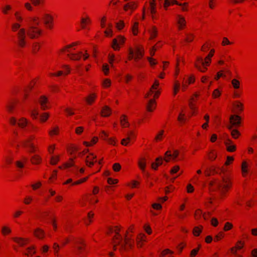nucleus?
<instances>
[{"mask_svg":"<svg viewBox=\"0 0 257 257\" xmlns=\"http://www.w3.org/2000/svg\"><path fill=\"white\" fill-rule=\"evenodd\" d=\"M134 229V225H131L126 231L123 238L122 237L120 246L118 248L120 253L128 252L133 248L134 240L132 237Z\"/></svg>","mask_w":257,"mask_h":257,"instance_id":"f257e3e1","label":"nucleus"},{"mask_svg":"<svg viewBox=\"0 0 257 257\" xmlns=\"http://www.w3.org/2000/svg\"><path fill=\"white\" fill-rule=\"evenodd\" d=\"M233 180L229 176H224L222 178L221 181L217 185L218 189L220 191V198L223 199L226 194L232 188Z\"/></svg>","mask_w":257,"mask_h":257,"instance_id":"f03ea898","label":"nucleus"},{"mask_svg":"<svg viewBox=\"0 0 257 257\" xmlns=\"http://www.w3.org/2000/svg\"><path fill=\"white\" fill-rule=\"evenodd\" d=\"M120 231V226H110L107 228L106 234L107 235H111L114 233V236L112 239V243L113 244V250L115 251L117 249V247L120 246L122 241V236L119 234Z\"/></svg>","mask_w":257,"mask_h":257,"instance_id":"7ed1b4c3","label":"nucleus"},{"mask_svg":"<svg viewBox=\"0 0 257 257\" xmlns=\"http://www.w3.org/2000/svg\"><path fill=\"white\" fill-rule=\"evenodd\" d=\"M35 139V135H31L21 142V145L23 148L28 149L29 153L38 152L39 151V147L34 143V141Z\"/></svg>","mask_w":257,"mask_h":257,"instance_id":"20e7f679","label":"nucleus"},{"mask_svg":"<svg viewBox=\"0 0 257 257\" xmlns=\"http://www.w3.org/2000/svg\"><path fill=\"white\" fill-rule=\"evenodd\" d=\"M43 30L34 26H30L27 30V34L31 39H36L43 34Z\"/></svg>","mask_w":257,"mask_h":257,"instance_id":"39448f33","label":"nucleus"},{"mask_svg":"<svg viewBox=\"0 0 257 257\" xmlns=\"http://www.w3.org/2000/svg\"><path fill=\"white\" fill-rule=\"evenodd\" d=\"M42 20L43 24L46 29L52 30L54 28V17L53 16L48 13H45L42 16Z\"/></svg>","mask_w":257,"mask_h":257,"instance_id":"423d86ee","label":"nucleus"},{"mask_svg":"<svg viewBox=\"0 0 257 257\" xmlns=\"http://www.w3.org/2000/svg\"><path fill=\"white\" fill-rule=\"evenodd\" d=\"M17 45L21 48H24L26 47V30L22 28L19 30L17 33Z\"/></svg>","mask_w":257,"mask_h":257,"instance_id":"0eeeda50","label":"nucleus"},{"mask_svg":"<svg viewBox=\"0 0 257 257\" xmlns=\"http://www.w3.org/2000/svg\"><path fill=\"white\" fill-rule=\"evenodd\" d=\"M126 41V38L122 35H118L112 41L111 47L114 51H119Z\"/></svg>","mask_w":257,"mask_h":257,"instance_id":"6e6552de","label":"nucleus"},{"mask_svg":"<svg viewBox=\"0 0 257 257\" xmlns=\"http://www.w3.org/2000/svg\"><path fill=\"white\" fill-rule=\"evenodd\" d=\"M74 244L77 255H80L85 251L86 244L84 239L82 238H77L74 242Z\"/></svg>","mask_w":257,"mask_h":257,"instance_id":"1a4fd4ad","label":"nucleus"},{"mask_svg":"<svg viewBox=\"0 0 257 257\" xmlns=\"http://www.w3.org/2000/svg\"><path fill=\"white\" fill-rule=\"evenodd\" d=\"M219 170V168H216L215 167L212 166L209 168H207L205 169L204 172V175L206 177H209L210 176H213L217 174H221V173H224V171L223 169H221V172L220 173L218 172V170Z\"/></svg>","mask_w":257,"mask_h":257,"instance_id":"9d476101","label":"nucleus"},{"mask_svg":"<svg viewBox=\"0 0 257 257\" xmlns=\"http://www.w3.org/2000/svg\"><path fill=\"white\" fill-rule=\"evenodd\" d=\"M204 65L205 64L203 60V58L201 57H198L194 63L195 67L199 71L204 73L207 70V68L206 66H204Z\"/></svg>","mask_w":257,"mask_h":257,"instance_id":"9b49d317","label":"nucleus"},{"mask_svg":"<svg viewBox=\"0 0 257 257\" xmlns=\"http://www.w3.org/2000/svg\"><path fill=\"white\" fill-rule=\"evenodd\" d=\"M80 45V42L79 41L73 42L72 43L67 45L62 48H61L58 52V54L60 55H63L66 53H70V50L71 48H73L75 46Z\"/></svg>","mask_w":257,"mask_h":257,"instance_id":"f8f14e48","label":"nucleus"},{"mask_svg":"<svg viewBox=\"0 0 257 257\" xmlns=\"http://www.w3.org/2000/svg\"><path fill=\"white\" fill-rule=\"evenodd\" d=\"M13 241L18 244L20 247H24L28 244L31 240L29 238H24L21 237H15L13 238Z\"/></svg>","mask_w":257,"mask_h":257,"instance_id":"ddd939ff","label":"nucleus"},{"mask_svg":"<svg viewBox=\"0 0 257 257\" xmlns=\"http://www.w3.org/2000/svg\"><path fill=\"white\" fill-rule=\"evenodd\" d=\"M135 57L134 59L136 61L141 60L144 55V50L142 46H137L135 47L134 50Z\"/></svg>","mask_w":257,"mask_h":257,"instance_id":"4468645a","label":"nucleus"},{"mask_svg":"<svg viewBox=\"0 0 257 257\" xmlns=\"http://www.w3.org/2000/svg\"><path fill=\"white\" fill-rule=\"evenodd\" d=\"M96 161V156L90 153L86 157L85 162L88 167L91 168Z\"/></svg>","mask_w":257,"mask_h":257,"instance_id":"2eb2a0df","label":"nucleus"},{"mask_svg":"<svg viewBox=\"0 0 257 257\" xmlns=\"http://www.w3.org/2000/svg\"><path fill=\"white\" fill-rule=\"evenodd\" d=\"M33 235L38 239L43 240L45 237L46 233L42 228L37 227L34 230Z\"/></svg>","mask_w":257,"mask_h":257,"instance_id":"dca6fc26","label":"nucleus"},{"mask_svg":"<svg viewBox=\"0 0 257 257\" xmlns=\"http://www.w3.org/2000/svg\"><path fill=\"white\" fill-rule=\"evenodd\" d=\"M38 102L40 105L41 109L42 110H46L49 108L47 106L48 103V97L45 95H41L40 96Z\"/></svg>","mask_w":257,"mask_h":257,"instance_id":"f3484780","label":"nucleus"},{"mask_svg":"<svg viewBox=\"0 0 257 257\" xmlns=\"http://www.w3.org/2000/svg\"><path fill=\"white\" fill-rule=\"evenodd\" d=\"M241 117L238 115H231L229 118V122L235 125V127H238L241 124Z\"/></svg>","mask_w":257,"mask_h":257,"instance_id":"a211bd4d","label":"nucleus"},{"mask_svg":"<svg viewBox=\"0 0 257 257\" xmlns=\"http://www.w3.org/2000/svg\"><path fill=\"white\" fill-rule=\"evenodd\" d=\"M91 24V20L88 16L86 15L85 17L81 18L80 25L81 29H85L87 26Z\"/></svg>","mask_w":257,"mask_h":257,"instance_id":"6ab92c4d","label":"nucleus"},{"mask_svg":"<svg viewBox=\"0 0 257 257\" xmlns=\"http://www.w3.org/2000/svg\"><path fill=\"white\" fill-rule=\"evenodd\" d=\"M30 162L34 165H40L42 163V158L39 155L35 154L31 157Z\"/></svg>","mask_w":257,"mask_h":257,"instance_id":"aec40b11","label":"nucleus"},{"mask_svg":"<svg viewBox=\"0 0 257 257\" xmlns=\"http://www.w3.org/2000/svg\"><path fill=\"white\" fill-rule=\"evenodd\" d=\"M36 253V246L34 245H32L27 247L25 251L23 252V254L28 257H32L33 255Z\"/></svg>","mask_w":257,"mask_h":257,"instance_id":"412c9836","label":"nucleus"},{"mask_svg":"<svg viewBox=\"0 0 257 257\" xmlns=\"http://www.w3.org/2000/svg\"><path fill=\"white\" fill-rule=\"evenodd\" d=\"M163 163V159L162 157H159L155 159V162H153L151 164V168L152 169L157 171L158 170V167L162 165Z\"/></svg>","mask_w":257,"mask_h":257,"instance_id":"4be33fe9","label":"nucleus"},{"mask_svg":"<svg viewBox=\"0 0 257 257\" xmlns=\"http://www.w3.org/2000/svg\"><path fill=\"white\" fill-rule=\"evenodd\" d=\"M82 56V52L79 51L77 53H68L67 57L72 61H79Z\"/></svg>","mask_w":257,"mask_h":257,"instance_id":"5701e85b","label":"nucleus"},{"mask_svg":"<svg viewBox=\"0 0 257 257\" xmlns=\"http://www.w3.org/2000/svg\"><path fill=\"white\" fill-rule=\"evenodd\" d=\"M111 113L112 109L107 105L104 106L100 111V115L102 117H108L111 115Z\"/></svg>","mask_w":257,"mask_h":257,"instance_id":"b1692460","label":"nucleus"},{"mask_svg":"<svg viewBox=\"0 0 257 257\" xmlns=\"http://www.w3.org/2000/svg\"><path fill=\"white\" fill-rule=\"evenodd\" d=\"M177 23L178 24L179 30H183L186 27V23L184 17L182 16L181 15H178Z\"/></svg>","mask_w":257,"mask_h":257,"instance_id":"393cba45","label":"nucleus"},{"mask_svg":"<svg viewBox=\"0 0 257 257\" xmlns=\"http://www.w3.org/2000/svg\"><path fill=\"white\" fill-rule=\"evenodd\" d=\"M96 97V94L92 93L87 96L85 98V100L88 105H91L95 102Z\"/></svg>","mask_w":257,"mask_h":257,"instance_id":"a878e982","label":"nucleus"},{"mask_svg":"<svg viewBox=\"0 0 257 257\" xmlns=\"http://www.w3.org/2000/svg\"><path fill=\"white\" fill-rule=\"evenodd\" d=\"M156 105V101L154 99H150L146 106L147 110L149 112H153L155 109Z\"/></svg>","mask_w":257,"mask_h":257,"instance_id":"bb28decb","label":"nucleus"},{"mask_svg":"<svg viewBox=\"0 0 257 257\" xmlns=\"http://www.w3.org/2000/svg\"><path fill=\"white\" fill-rule=\"evenodd\" d=\"M120 124L122 127H128L130 123L128 121L127 116L125 114H122L120 117Z\"/></svg>","mask_w":257,"mask_h":257,"instance_id":"cd10ccee","label":"nucleus"},{"mask_svg":"<svg viewBox=\"0 0 257 257\" xmlns=\"http://www.w3.org/2000/svg\"><path fill=\"white\" fill-rule=\"evenodd\" d=\"M79 150V148L74 144H70L67 148V152L70 155L75 154Z\"/></svg>","mask_w":257,"mask_h":257,"instance_id":"c85d7f7f","label":"nucleus"},{"mask_svg":"<svg viewBox=\"0 0 257 257\" xmlns=\"http://www.w3.org/2000/svg\"><path fill=\"white\" fill-rule=\"evenodd\" d=\"M17 124L21 128H24L28 125V120L26 118L22 117L18 119Z\"/></svg>","mask_w":257,"mask_h":257,"instance_id":"c756f323","label":"nucleus"},{"mask_svg":"<svg viewBox=\"0 0 257 257\" xmlns=\"http://www.w3.org/2000/svg\"><path fill=\"white\" fill-rule=\"evenodd\" d=\"M177 5L179 6H181V3H179L176 0H165L164 4V8L166 10H167V8L170 5Z\"/></svg>","mask_w":257,"mask_h":257,"instance_id":"7c9ffc66","label":"nucleus"},{"mask_svg":"<svg viewBox=\"0 0 257 257\" xmlns=\"http://www.w3.org/2000/svg\"><path fill=\"white\" fill-rule=\"evenodd\" d=\"M187 120L186 116L184 112V110L182 109L181 111L179 114L177 118V120L181 124H183L186 122Z\"/></svg>","mask_w":257,"mask_h":257,"instance_id":"2f4dec72","label":"nucleus"},{"mask_svg":"<svg viewBox=\"0 0 257 257\" xmlns=\"http://www.w3.org/2000/svg\"><path fill=\"white\" fill-rule=\"evenodd\" d=\"M241 173L243 177H246L248 173V164L246 161H243L241 164Z\"/></svg>","mask_w":257,"mask_h":257,"instance_id":"473e14b6","label":"nucleus"},{"mask_svg":"<svg viewBox=\"0 0 257 257\" xmlns=\"http://www.w3.org/2000/svg\"><path fill=\"white\" fill-rule=\"evenodd\" d=\"M76 158V156L73 157V158H70L67 162L63 164V166L64 169H67L69 168H71L74 166L75 162L74 160Z\"/></svg>","mask_w":257,"mask_h":257,"instance_id":"72a5a7b5","label":"nucleus"},{"mask_svg":"<svg viewBox=\"0 0 257 257\" xmlns=\"http://www.w3.org/2000/svg\"><path fill=\"white\" fill-rule=\"evenodd\" d=\"M150 37L149 39L153 40L156 38L158 35V31L157 27L155 26L152 27L151 30L150 31Z\"/></svg>","mask_w":257,"mask_h":257,"instance_id":"f704fd0d","label":"nucleus"},{"mask_svg":"<svg viewBox=\"0 0 257 257\" xmlns=\"http://www.w3.org/2000/svg\"><path fill=\"white\" fill-rule=\"evenodd\" d=\"M98 141L97 137H93L90 142L84 141L83 144L86 147H92L96 144Z\"/></svg>","mask_w":257,"mask_h":257,"instance_id":"c9c22d12","label":"nucleus"},{"mask_svg":"<svg viewBox=\"0 0 257 257\" xmlns=\"http://www.w3.org/2000/svg\"><path fill=\"white\" fill-rule=\"evenodd\" d=\"M203 227L202 225H200L197 226H195L193 228L192 233L195 236H198L200 235L202 231Z\"/></svg>","mask_w":257,"mask_h":257,"instance_id":"e433bc0d","label":"nucleus"},{"mask_svg":"<svg viewBox=\"0 0 257 257\" xmlns=\"http://www.w3.org/2000/svg\"><path fill=\"white\" fill-rule=\"evenodd\" d=\"M137 5L133 2L128 3L123 7V10L125 11H128L129 9L135 10L137 8Z\"/></svg>","mask_w":257,"mask_h":257,"instance_id":"4c0bfd02","label":"nucleus"},{"mask_svg":"<svg viewBox=\"0 0 257 257\" xmlns=\"http://www.w3.org/2000/svg\"><path fill=\"white\" fill-rule=\"evenodd\" d=\"M41 48V45L39 42H34L32 46V53L36 54Z\"/></svg>","mask_w":257,"mask_h":257,"instance_id":"58836bf2","label":"nucleus"},{"mask_svg":"<svg viewBox=\"0 0 257 257\" xmlns=\"http://www.w3.org/2000/svg\"><path fill=\"white\" fill-rule=\"evenodd\" d=\"M138 166L143 172L145 171L146 167V160L145 158H142L139 159Z\"/></svg>","mask_w":257,"mask_h":257,"instance_id":"ea45409f","label":"nucleus"},{"mask_svg":"<svg viewBox=\"0 0 257 257\" xmlns=\"http://www.w3.org/2000/svg\"><path fill=\"white\" fill-rule=\"evenodd\" d=\"M217 157V153L215 150H211L207 154V158L210 161H214Z\"/></svg>","mask_w":257,"mask_h":257,"instance_id":"a19ab883","label":"nucleus"},{"mask_svg":"<svg viewBox=\"0 0 257 257\" xmlns=\"http://www.w3.org/2000/svg\"><path fill=\"white\" fill-rule=\"evenodd\" d=\"M1 233L4 236L9 235L12 233V229L8 226H4L2 227Z\"/></svg>","mask_w":257,"mask_h":257,"instance_id":"79ce46f5","label":"nucleus"},{"mask_svg":"<svg viewBox=\"0 0 257 257\" xmlns=\"http://www.w3.org/2000/svg\"><path fill=\"white\" fill-rule=\"evenodd\" d=\"M60 130L58 126H56L54 128H52L48 133L50 137H53L54 136H58L59 134Z\"/></svg>","mask_w":257,"mask_h":257,"instance_id":"37998d69","label":"nucleus"},{"mask_svg":"<svg viewBox=\"0 0 257 257\" xmlns=\"http://www.w3.org/2000/svg\"><path fill=\"white\" fill-rule=\"evenodd\" d=\"M12 10V7L10 5H7L2 8V12L4 15H8Z\"/></svg>","mask_w":257,"mask_h":257,"instance_id":"c03bdc74","label":"nucleus"},{"mask_svg":"<svg viewBox=\"0 0 257 257\" xmlns=\"http://www.w3.org/2000/svg\"><path fill=\"white\" fill-rule=\"evenodd\" d=\"M234 106L237 111L242 112L243 110V104L239 101H235Z\"/></svg>","mask_w":257,"mask_h":257,"instance_id":"a18cd8bd","label":"nucleus"},{"mask_svg":"<svg viewBox=\"0 0 257 257\" xmlns=\"http://www.w3.org/2000/svg\"><path fill=\"white\" fill-rule=\"evenodd\" d=\"M50 114L48 112H43L40 116V122L44 123L48 119Z\"/></svg>","mask_w":257,"mask_h":257,"instance_id":"49530a36","label":"nucleus"},{"mask_svg":"<svg viewBox=\"0 0 257 257\" xmlns=\"http://www.w3.org/2000/svg\"><path fill=\"white\" fill-rule=\"evenodd\" d=\"M164 133V130H162L159 131V132L158 133V134L156 135V136L155 138V141L156 142H160L163 139V135Z\"/></svg>","mask_w":257,"mask_h":257,"instance_id":"de8ad7c7","label":"nucleus"},{"mask_svg":"<svg viewBox=\"0 0 257 257\" xmlns=\"http://www.w3.org/2000/svg\"><path fill=\"white\" fill-rule=\"evenodd\" d=\"M188 105L190 109L192 111V115H195V111L197 110L196 103L189 102Z\"/></svg>","mask_w":257,"mask_h":257,"instance_id":"09e8293b","label":"nucleus"},{"mask_svg":"<svg viewBox=\"0 0 257 257\" xmlns=\"http://www.w3.org/2000/svg\"><path fill=\"white\" fill-rule=\"evenodd\" d=\"M30 22L33 25L39 26L40 24V18L37 16H34L30 18Z\"/></svg>","mask_w":257,"mask_h":257,"instance_id":"8fccbe9b","label":"nucleus"},{"mask_svg":"<svg viewBox=\"0 0 257 257\" xmlns=\"http://www.w3.org/2000/svg\"><path fill=\"white\" fill-rule=\"evenodd\" d=\"M64 111L67 116H71L75 114L74 109L71 107H66Z\"/></svg>","mask_w":257,"mask_h":257,"instance_id":"3c124183","label":"nucleus"},{"mask_svg":"<svg viewBox=\"0 0 257 257\" xmlns=\"http://www.w3.org/2000/svg\"><path fill=\"white\" fill-rule=\"evenodd\" d=\"M132 31L133 32V34L134 36H137L139 33V23L136 22H135L132 28Z\"/></svg>","mask_w":257,"mask_h":257,"instance_id":"603ef678","label":"nucleus"},{"mask_svg":"<svg viewBox=\"0 0 257 257\" xmlns=\"http://www.w3.org/2000/svg\"><path fill=\"white\" fill-rule=\"evenodd\" d=\"M232 87L235 89H239L240 87V81L236 79H233L231 81Z\"/></svg>","mask_w":257,"mask_h":257,"instance_id":"864d4df0","label":"nucleus"},{"mask_svg":"<svg viewBox=\"0 0 257 257\" xmlns=\"http://www.w3.org/2000/svg\"><path fill=\"white\" fill-rule=\"evenodd\" d=\"M60 160V156L59 155L54 156L51 158L50 163L52 165H55Z\"/></svg>","mask_w":257,"mask_h":257,"instance_id":"5fc2aeb1","label":"nucleus"},{"mask_svg":"<svg viewBox=\"0 0 257 257\" xmlns=\"http://www.w3.org/2000/svg\"><path fill=\"white\" fill-rule=\"evenodd\" d=\"M180 87V84L178 80H175L174 85V95H175L179 91Z\"/></svg>","mask_w":257,"mask_h":257,"instance_id":"6e6d98bb","label":"nucleus"},{"mask_svg":"<svg viewBox=\"0 0 257 257\" xmlns=\"http://www.w3.org/2000/svg\"><path fill=\"white\" fill-rule=\"evenodd\" d=\"M140 182L136 180H133L131 183L127 184V186H131V188H139L140 186Z\"/></svg>","mask_w":257,"mask_h":257,"instance_id":"4d7b16f0","label":"nucleus"},{"mask_svg":"<svg viewBox=\"0 0 257 257\" xmlns=\"http://www.w3.org/2000/svg\"><path fill=\"white\" fill-rule=\"evenodd\" d=\"M30 1L35 7L43 5L45 4V0H30Z\"/></svg>","mask_w":257,"mask_h":257,"instance_id":"13d9d810","label":"nucleus"},{"mask_svg":"<svg viewBox=\"0 0 257 257\" xmlns=\"http://www.w3.org/2000/svg\"><path fill=\"white\" fill-rule=\"evenodd\" d=\"M38 114L39 111L37 108H34L31 111L30 115L34 120L37 119Z\"/></svg>","mask_w":257,"mask_h":257,"instance_id":"bf43d9fd","label":"nucleus"},{"mask_svg":"<svg viewBox=\"0 0 257 257\" xmlns=\"http://www.w3.org/2000/svg\"><path fill=\"white\" fill-rule=\"evenodd\" d=\"M174 252L170 250V249L167 248L164 249L160 253L159 257H165L167 255L169 254H172Z\"/></svg>","mask_w":257,"mask_h":257,"instance_id":"052dcab7","label":"nucleus"},{"mask_svg":"<svg viewBox=\"0 0 257 257\" xmlns=\"http://www.w3.org/2000/svg\"><path fill=\"white\" fill-rule=\"evenodd\" d=\"M224 237V233L223 231H220L217 234H216L214 237V241L217 242L221 240Z\"/></svg>","mask_w":257,"mask_h":257,"instance_id":"680f3d73","label":"nucleus"},{"mask_svg":"<svg viewBox=\"0 0 257 257\" xmlns=\"http://www.w3.org/2000/svg\"><path fill=\"white\" fill-rule=\"evenodd\" d=\"M240 135V132L236 129H233L231 132V136L234 139H238Z\"/></svg>","mask_w":257,"mask_h":257,"instance_id":"e2e57ef3","label":"nucleus"},{"mask_svg":"<svg viewBox=\"0 0 257 257\" xmlns=\"http://www.w3.org/2000/svg\"><path fill=\"white\" fill-rule=\"evenodd\" d=\"M232 228L233 224L231 222H226L224 225L223 230L224 231H227L232 229Z\"/></svg>","mask_w":257,"mask_h":257,"instance_id":"0e129e2a","label":"nucleus"},{"mask_svg":"<svg viewBox=\"0 0 257 257\" xmlns=\"http://www.w3.org/2000/svg\"><path fill=\"white\" fill-rule=\"evenodd\" d=\"M202 215H203L202 210L198 209L195 211L194 218L196 220H199L201 218Z\"/></svg>","mask_w":257,"mask_h":257,"instance_id":"69168bd1","label":"nucleus"},{"mask_svg":"<svg viewBox=\"0 0 257 257\" xmlns=\"http://www.w3.org/2000/svg\"><path fill=\"white\" fill-rule=\"evenodd\" d=\"M20 27L21 25L20 24L17 23H13L11 26L12 31L13 32H16L20 29Z\"/></svg>","mask_w":257,"mask_h":257,"instance_id":"338daca9","label":"nucleus"},{"mask_svg":"<svg viewBox=\"0 0 257 257\" xmlns=\"http://www.w3.org/2000/svg\"><path fill=\"white\" fill-rule=\"evenodd\" d=\"M221 94V91L218 89H216L213 91L212 96L214 99L217 98L220 96Z\"/></svg>","mask_w":257,"mask_h":257,"instance_id":"774afa93","label":"nucleus"}]
</instances>
